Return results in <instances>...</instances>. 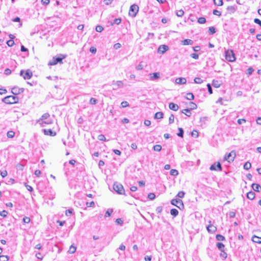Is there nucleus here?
Returning a JSON list of instances; mask_svg holds the SVG:
<instances>
[{
	"instance_id": "obj_45",
	"label": "nucleus",
	"mask_w": 261,
	"mask_h": 261,
	"mask_svg": "<svg viewBox=\"0 0 261 261\" xmlns=\"http://www.w3.org/2000/svg\"><path fill=\"white\" fill-rule=\"evenodd\" d=\"M75 251H76V247L71 245L69 248L68 252L70 253H73L75 252Z\"/></svg>"
},
{
	"instance_id": "obj_37",
	"label": "nucleus",
	"mask_w": 261,
	"mask_h": 261,
	"mask_svg": "<svg viewBox=\"0 0 261 261\" xmlns=\"http://www.w3.org/2000/svg\"><path fill=\"white\" fill-rule=\"evenodd\" d=\"M176 14L178 17H181L184 14V11L182 9H180L177 11Z\"/></svg>"
},
{
	"instance_id": "obj_28",
	"label": "nucleus",
	"mask_w": 261,
	"mask_h": 261,
	"mask_svg": "<svg viewBox=\"0 0 261 261\" xmlns=\"http://www.w3.org/2000/svg\"><path fill=\"white\" fill-rule=\"evenodd\" d=\"M214 3L215 5L218 6H221L223 5V0H213Z\"/></svg>"
},
{
	"instance_id": "obj_25",
	"label": "nucleus",
	"mask_w": 261,
	"mask_h": 261,
	"mask_svg": "<svg viewBox=\"0 0 261 261\" xmlns=\"http://www.w3.org/2000/svg\"><path fill=\"white\" fill-rule=\"evenodd\" d=\"M216 246L220 251H223V250H224L225 246L222 243H217Z\"/></svg>"
},
{
	"instance_id": "obj_41",
	"label": "nucleus",
	"mask_w": 261,
	"mask_h": 261,
	"mask_svg": "<svg viewBox=\"0 0 261 261\" xmlns=\"http://www.w3.org/2000/svg\"><path fill=\"white\" fill-rule=\"evenodd\" d=\"M15 135V133L13 131H9L7 133V137L9 138H12Z\"/></svg>"
},
{
	"instance_id": "obj_14",
	"label": "nucleus",
	"mask_w": 261,
	"mask_h": 261,
	"mask_svg": "<svg viewBox=\"0 0 261 261\" xmlns=\"http://www.w3.org/2000/svg\"><path fill=\"white\" fill-rule=\"evenodd\" d=\"M169 47L167 45H161L159 46L158 48V52L161 54H164L167 50H168Z\"/></svg>"
},
{
	"instance_id": "obj_35",
	"label": "nucleus",
	"mask_w": 261,
	"mask_h": 261,
	"mask_svg": "<svg viewBox=\"0 0 261 261\" xmlns=\"http://www.w3.org/2000/svg\"><path fill=\"white\" fill-rule=\"evenodd\" d=\"M206 22V19L204 17H201L198 19V22L200 24H203Z\"/></svg>"
},
{
	"instance_id": "obj_13",
	"label": "nucleus",
	"mask_w": 261,
	"mask_h": 261,
	"mask_svg": "<svg viewBox=\"0 0 261 261\" xmlns=\"http://www.w3.org/2000/svg\"><path fill=\"white\" fill-rule=\"evenodd\" d=\"M37 122L39 123L42 127H44L46 124H49L52 123L51 121L49 120H38Z\"/></svg>"
},
{
	"instance_id": "obj_63",
	"label": "nucleus",
	"mask_w": 261,
	"mask_h": 261,
	"mask_svg": "<svg viewBox=\"0 0 261 261\" xmlns=\"http://www.w3.org/2000/svg\"><path fill=\"white\" fill-rule=\"evenodd\" d=\"M121 19L120 18H115L114 20L113 23L119 24L121 23Z\"/></svg>"
},
{
	"instance_id": "obj_26",
	"label": "nucleus",
	"mask_w": 261,
	"mask_h": 261,
	"mask_svg": "<svg viewBox=\"0 0 261 261\" xmlns=\"http://www.w3.org/2000/svg\"><path fill=\"white\" fill-rule=\"evenodd\" d=\"M170 214L171 215H172L174 217H176L178 214V211L175 208H172L170 211Z\"/></svg>"
},
{
	"instance_id": "obj_20",
	"label": "nucleus",
	"mask_w": 261,
	"mask_h": 261,
	"mask_svg": "<svg viewBox=\"0 0 261 261\" xmlns=\"http://www.w3.org/2000/svg\"><path fill=\"white\" fill-rule=\"evenodd\" d=\"M193 43V41L189 39H186L182 41V44L184 45H192Z\"/></svg>"
},
{
	"instance_id": "obj_19",
	"label": "nucleus",
	"mask_w": 261,
	"mask_h": 261,
	"mask_svg": "<svg viewBox=\"0 0 261 261\" xmlns=\"http://www.w3.org/2000/svg\"><path fill=\"white\" fill-rule=\"evenodd\" d=\"M251 187L254 191L259 192L261 191V186L257 184H252Z\"/></svg>"
},
{
	"instance_id": "obj_1",
	"label": "nucleus",
	"mask_w": 261,
	"mask_h": 261,
	"mask_svg": "<svg viewBox=\"0 0 261 261\" xmlns=\"http://www.w3.org/2000/svg\"><path fill=\"white\" fill-rule=\"evenodd\" d=\"M18 101V97L13 95L8 96L2 99V101L7 104L17 103Z\"/></svg>"
},
{
	"instance_id": "obj_11",
	"label": "nucleus",
	"mask_w": 261,
	"mask_h": 261,
	"mask_svg": "<svg viewBox=\"0 0 261 261\" xmlns=\"http://www.w3.org/2000/svg\"><path fill=\"white\" fill-rule=\"evenodd\" d=\"M24 91L23 88H19L17 87H14L12 88L11 92L14 95H17L23 93Z\"/></svg>"
},
{
	"instance_id": "obj_21",
	"label": "nucleus",
	"mask_w": 261,
	"mask_h": 261,
	"mask_svg": "<svg viewBox=\"0 0 261 261\" xmlns=\"http://www.w3.org/2000/svg\"><path fill=\"white\" fill-rule=\"evenodd\" d=\"M252 241L254 243L261 244V237H259L255 235H254L252 237Z\"/></svg>"
},
{
	"instance_id": "obj_42",
	"label": "nucleus",
	"mask_w": 261,
	"mask_h": 261,
	"mask_svg": "<svg viewBox=\"0 0 261 261\" xmlns=\"http://www.w3.org/2000/svg\"><path fill=\"white\" fill-rule=\"evenodd\" d=\"M97 138L100 141H107L105 136L103 135H102V134H100V135H98Z\"/></svg>"
},
{
	"instance_id": "obj_59",
	"label": "nucleus",
	"mask_w": 261,
	"mask_h": 261,
	"mask_svg": "<svg viewBox=\"0 0 261 261\" xmlns=\"http://www.w3.org/2000/svg\"><path fill=\"white\" fill-rule=\"evenodd\" d=\"M7 44L9 46H12L14 44V41L13 40L7 41Z\"/></svg>"
},
{
	"instance_id": "obj_22",
	"label": "nucleus",
	"mask_w": 261,
	"mask_h": 261,
	"mask_svg": "<svg viewBox=\"0 0 261 261\" xmlns=\"http://www.w3.org/2000/svg\"><path fill=\"white\" fill-rule=\"evenodd\" d=\"M255 197V193L253 191H250L247 194V197L249 199L253 200Z\"/></svg>"
},
{
	"instance_id": "obj_24",
	"label": "nucleus",
	"mask_w": 261,
	"mask_h": 261,
	"mask_svg": "<svg viewBox=\"0 0 261 261\" xmlns=\"http://www.w3.org/2000/svg\"><path fill=\"white\" fill-rule=\"evenodd\" d=\"M221 85L220 82L217 80H214L212 82V85L215 88H219Z\"/></svg>"
},
{
	"instance_id": "obj_52",
	"label": "nucleus",
	"mask_w": 261,
	"mask_h": 261,
	"mask_svg": "<svg viewBox=\"0 0 261 261\" xmlns=\"http://www.w3.org/2000/svg\"><path fill=\"white\" fill-rule=\"evenodd\" d=\"M97 102V100L94 98H91L90 99V103L91 105H95Z\"/></svg>"
},
{
	"instance_id": "obj_8",
	"label": "nucleus",
	"mask_w": 261,
	"mask_h": 261,
	"mask_svg": "<svg viewBox=\"0 0 261 261\" xmlns=\"http://www.w3.org/2000/svg\"><path fill=\"white\" fill-rule=\"evenodd\" d=\"M236 156V153L234 151H231L228 154H226L224 157V160L228 161L229 162L233 161Z\"/></svg>"
},
{
	"instance_id": "obj_7",
	"label": "nucleus",
	"mask_w": 261,
	"mask_h": 261,
	"mask_svg": "<svg viewBox=\"0 0 261 261\" xmlns=\"http://www.w3.org/2000/svg\"><path fill=\"white\" fill-rule=\"evenodd\" d=\"M171 203L177 207L179 210H183L184 205L182 201L179 199H173L171 201Z\"/></svg>"
},
{
	"instance_id": "obj_5",
	"label": "nucleus",
	"mask_w": 261,
	"mask_h": 261,
	"mask_svg": "<svg viewBox=\"0 0 261 261\" xmlns=\"http://www.w3.org/2000/svg\"><path fill=\"white\" fill-rule=\"evenodd\" d=\"M138 11L139 7L138 6V5L136 4H133L130 7L128 13L129 15L130 16H132V17H135L136 16Z\"/></svg>"
},
{
	"instance_id": "obj_38",
	"label": "nucleus",
	"mask_w": 261,
	"mask_h": 261,
	"mask_svg": "<svg viewBox=\"0 0 261 261\" xmlns=\"http://www.w3.org/2000/svg\"><path fill=\"white\" fill-rule=\"evenodd\" d=\"M178 130H179V132L177 134V136L178 137L182 138L183 135H184V133L183 129L182 128H178Z\"/></svg>"
},
{
	"instance_id": "obj_43",
	"label": "nucleus",
	"mask_w": 261,
	"mask_h": 261,
	"mask_svg": "<svg viewBox=\"0 0 261 261\" xmlns=\"http://www.w3.org/2000/svg\"><path fill=\"white\" fill-rule=\"evenodd\" d=\"M9 258L7 255H0V261H8Z\"/></svg>"
},
{
	"instance_id": "obj_40",
	"label": "nucleus",
	"mask_w": 261,
	"mask_h": 261,
	"mask_svg": "<svg viewBox=\"0 0 261 261\" xmlns=\"http://www.w3.org/2000/svg\"><path fill=\"white\" fill-rule=\"evenodd\" d=\"M194 81L196 84H201L203 83V80L200 77H195Z\"/></svg>"
},
{
	"instance_id": "obj_6",
	"label": "nucleus",
	"mask_w": 261,
	"mask_h": 261,
	"mask_svg": "<svg viewBox=\"0 0 261 261\" xmlns=\"http://www.w3.org/2000/svg\"><path fill=\"white\" fill-rule=\"evenodd\" d=\"M20 75L22 76L24 80H29L32 77L33 73L30 69H28L25 71L21 70L20 71Z\"/></svg>"
},
{
	"instance_id": "obj_33",
	"label": "nucleus",
	"mask_w": 261,
	"mask_h": 261,
	"mask_svg": "<svg viewBox=\"0 0 261 261\" xmlns=\"http://www.w3.org/2000/svg\"><path fill=\"white\" fill-rule=\"evenodd\" d=\"M170 175L172 176H176L178 174V172L176 169H171L170 171Z\"/></svg>"
},
{
	"instance_id": "obj_50",
	"label": "nucleus",
	"mask_w": 261,
	"mask_h": 261,
	"mask_svg": "<svg viewBox=\"0 0 261 261\" xmlns=\"http://www.w3.org/2000/svg\"><path fill=\"white\" fill-rule=\"evenodd\" d=\"M73 210L72 208L66 210L65 213L66 215L67 216H70L73 213Z\"/></svg>"
},
{
	"instance_id": "obj_47",
	"label": "nucleus",
	"mask_w": 261,
	"mask_h": 261,
	"mask_svg": "<svg viewBox=\"0 0 261 261\" xmlns=\"http://www.w3.org/2000/svg\"><path fill=\"white\" fill-rule=\"evenodd\" d=\"M190 109L191 110H194V109H196L197 108V105L193 102H190Z\"/></svg>"
},
{
	"instance_id": "obj_36",
	"label": "nucleus",
	"mask_w": 261,
	"mask_h": 261,
	"mask_svg": "<svg viewBox=\"0 0 261 261\" xmlns=\"http://www.w3.org/2000/svg\"><path fill=\"white\" fill-rule=\"evenodd\" d=\"M251 167L250 163L247 162L244 165V168L246 170H249Z\"/></svg>"
},
{
	"instance_id": "obj_12",
	"label": "nucleus",
	"mask_w": 261,
	"mask_h": 261,
	"mask_svg": "<svg viewBox=\"0 0 261 261\" xmlns=\"http://www.w3.org/2000/svg\"><path fill=\"white\" fill-rule=\"evenodd\" d=\"M43 132L45 135L53 137L56 135V133L54 131H53L51 129H43Z\"/></svg>"
},
{
	"instance_id": "obj_46",
	"label": "nucleus",
	"mask_w": 261,
	"mask_h": 261,
	"mask_svg": "<svg viewBox=\"0 0 261 261\" xmlns=\"http://www.w3.org/2000/svg\"><path fill=\"white\" fill-rule=\"evenodd\" d=\"M49 117V114L48 113H45L42 116L41 118L39 120H47Z\"/></svg>"
},
{
	"instance_id": "obj_2",
	"label": "nucleus",
	"mask_w": 261,
	"mask_h": 261,
	"mask_svg": "<svg viewBox=\"0 0 261 261\" xmlns=\"http://www.w3.org/2000/svg\"><path fill=\"white\" fill-rule=\"evenodd\" d=\"M225 59L229 62H234L236 61V57L234 54L232 50L227 49L225 51Z\"/></svg>"
},
{
	"instance_id": "obj_64",
	"label": "nucleus",
	"mask_w": 261,
	"mask_h": 261,
	"mask_svg": "<svg viewBox=\"0 0 261 261\" xmlns=\"http://www.w3.org/2000/svg\"><path fill=\"white\" fill-rule=\"evenodd\" d=\"M254 22L255 23L258 24L261 27V20H259L258 18H255L254 19Z\"/></svg>"
},
{
	"instance_id": "obj_9",
	"label": "nucleus",
	"mask_w": 261,
	"mask_h": 261,
	"mask_svg": "<svg viewBox=\"0 0 261 261\" xmlns=\"http://www.w3.org/2000/svg\"><path fill=\"white\" fill-rule=\"evenodd\" d=\"M112 84L114 86V87L113 88L114 90H116L119 88H122L124 86L123 83L122 81H113Z\"/></svg>"
},
{
	"instance_id": "obj_23",
	"label": "nucleus",
	"mask_w": 261,
	"mask_h": 261,
	"mask_svg": "<svg viewBox=\"0 0 261 261\" xmlns=\"http://www.w3.org/2000/svg\"><path fill=\"white\" fill-rule=\"evenodd\" d=\"M237 9V7L236 6H228L227 8V11L231 13L234 12L236 11Z\"/></svg>"
},
{
	"instance_id": "obj_30",
	"label": "nucleus",
	"mask_w": 261,
	"mask_h": 261,
	"mask_svg": "<svg viewBox=\"0 0 261 261\" xmlns=\"http://www.w3.org/2000/svg\"><path fill=\"white\" fill-rule=\"evenodd\" d=\"M216 33V29L214 27H210L208 28V33L210 35H213Z\"/></svg>"
},
{
	"instance_id": "obj_32",
	"label": "nucleus",
	"mask_w": 261,
	"mask_h": 261,
	"mask_svg": "<svg viewBox=\"0 0 261 261\" xmlns=\"http://www.w3.org/2000/svg\"><path fill=\"white\" fill-rule=\"evenodd\" d=\"M153 149L154 151H160L162 149V146L160 145H155L153 146Z\"/></svg>"
},
{
	"instance_id": "obj_53",
	"label": "nucleus",
	"mask_w": 261,
	"mask_h": 261,
	"mask_svg": "<svg viewBox=\"0 0 261 261\" xmlns=\"http://www.w3.org/2000/svg\"><path fill=\"white\" fill-rule=\"evenodd\" d=\"M174 116L173 114H171L169 118V124L173 123L174 122Z\"/></svg>"
},
{
	"instance_id": "obj_29",
	"label": "nucleus",
	"mask_w": 261,
	"mask_h": 261,
	"mask_svg": "<svg viewBox=\"0 0 261 261\" xmlns=\"http://www.w3.org/2000/svg\"><path fill=\"white\" fill-rule=\"evenodd\" d=\"M216 238L218 241H223L225 240V237L219 234L216 235Z\"/></svg>"
},
{
	"instance_id": "obj_34",
	"label": "nucleus",
	"mask_w": 261,
	"mask_h": 261,
	"mask_svg": "<svg viewBox=\"0 0 261 261\" xmlns=\"http://www.w3.org/2000/svg\"><path fill=\"white\" fill-rule=\"evenodd\" d=\"M184 111H186L187 112V113H185V114L188 116V117H190L191 115V109H184L181 112L182 113H185L184 112Z\"/></svg>"
},
{
	"instance_id": "obj_62",
	"label": "nucleus",
	"mask_w": 261,
	"mask_h": 261,
	"mask_svg": "<svg viewBox=\"0 0 261 261\" xmlns=\"http://www.w3.org/2000/svg\"><path fill=\"white\" fill-rule=\"evenodd\" d=\"M23 222L24 223H29L30 222V218L28 217H24L23 219Z\"/></svg>"
},
{
	"instance_id": "obj_4",
	"label": "nucleus",
	"mask_w": 261,
	"mask_h": 261,
	"mask_svg": "<svg viewBox=\"0 0 261 261\" xmlns=\"http://www.w3.org/2000/svg\"><path fill=\"white\" fill-rule=\"evenodd\" d=\"M66 56H64L63 57H54L51 60H50L48 63V65L50 66L55 65L57 64L58 63L62 64L63 62L62 60L64 58H65Z\"/></svg>"
},
{
	"instance_id": "obj_3",
	"label": "nucleus",
	"mask_w": 261,
	"mask_h": 261,
	"mask_svg": "<svg viewBox=\"0 0 261 261\" xmlns=\"http://www.w3.org/2000/svg\"><path fill=\"white\" fill-rule=\"evenodd\" d=\"M113 189L119 194L125 195V190L123 186L119 182H115L113 185Z\"/></svg>"
},
{
	"instance_id": "obj_56",
	"label": "nucleus",
	"mask_w": 261,
	"mask_h": 261,
	"mask_svg": "<svg viewBox=\"0 0 261 261\" xmlns=\"http://www.w3.org/2000/svg\"><path fill=\"white\" fill-rule=\"evenodd\" d=\"M116 223L118 225H122L123 223V221L121 218H118L115 221Z\"/></svg>"
},
{
	"instance_id": "obj_48",
	"label": "nucleus",
	"mask_w": 261,
	"mask_h": 261,
	"mask_svg": "<svg viewBox=\"0 0 261 261\" xmlns=\"http://www.w3.org/2000/svg\"><path fill=\"white\" fill-rule=\"evenodd\" d=\"M155 197V195L154 193H150L148 194V198L150 199V200H153Z\"/></svg>"
},
{
	"instance_id": "obj_61",
	"label": "nucleus",
	"mask_w": 261,
	"mask_h": 261,
	"mask_svg": "<svg viewBox=\"0 0 261 261\" xmlns=\"http://www.w3.org/2000/svg\"><path fill=\"white\" fill-rule=\"evenodd\" d=\"M254 71V69L252 67H249L247 70V73L249 75H251Z\"/></svg>"
},
{
	"instance_id": "obj_54",
	"label": "nucleus",
	"mask_w": 261,
	"mask_h": 261,
	"mask_svg": "<svg viewBox=\"0 0 261 261\" xmlns=\"http://www.w3.org/2000/svg\"><path fill=\"white\" fill-rule=\"evenodd\" d=\"M206 86L207 87L208 93L210 94H212L213 93V90H212V86H211V84H207Z\"/></svg>"
},
{
	"instance_id": "obj_27",
	"label": "nucleus",
	"mask_w": 261,
	"mask_h": 261,
	"mask_svg": "<svg viewBox=\"0 0 261 261\" xmlns=\"http://www.w3.org/2000/svg\"><path fill=\"white\" fill-rule=\"evenodd\" d=\"M163 117V113L161 112H157L154 115L155 119H161Z\"/></svg>"
},
{
	"instance_id": "obj_51",
	"label": "nucleus",
	"mask_w": 261,
	"mask_h": 261,
	"mask_svg": "<svg viewBox=\"0 0 261 261\" xmlns=\"http://www.w3.org/2000/svg\"><path fill=\"white\" fill-rule=\"evenodd\" d=\"M185 193L183 191H179L177 195V196L179 198H184V196H185Z\"/></svg>"
},
{
	"instance_id": "obj_17",
	"label": "nucleus",
	"mask_w": 261,
	"mask_h": 261,
	"mask_svg": "<svg viewBox=\"0 0 261 261\" xmlns=\"http://www.w3.org/2000/svg\"><path fill=\"white\" fill-rule=\"evenodd\" d=\"M150 80L151 81H154L156 79H158L160 77V74L159 72H154L153 73L150 74Z\"/></svg>"
},
{
	"instance_id": "obj_31",
	"label": "nucleus",
	"mask_w": 261,
	"mask_h": 261,
	"mask_svg": "<svg viewBox=\"0 0 261 261\" xmlns=\"http://www.w3.org/2000/svg\"><path fill=\"white\" fill-rule=\"evenodd\" d=\"M186 98L188 100H193L194 98V96L192 93H188L187 94Z\"/></svg>"
},
{
	"instance_id": "obj_58",
	"label": "nucleus",
	"mask_w": 261,
	"mask_h": 261,
	"mask_svg": "<svg viewBox=\"0 0 261 261\" xmlns=\"http://www.w3.org/2000/svg\"><path fill=\"white\" fill-rule=\"evenodd\" d=\"M8 215V212L4 210L0 213V215L3 217H6Z\"/></svg>"
},
{
	"instance_id": "obj_55",
	"label": "nucleus",
	"mask_w": 261,
	"mask_h": 261,
	"mask_svg": "<svg viewBox=\"0 0 261 261\" xmlns=\"http://www.w3.org/2000/svg\"><path fill=\"white\" fill-rule=\"evenodd\" d=\"M121 107L122 108H125L129 106V104L127 101H123L121 103Z\"/></svg>"
},
{
	"instance_id": "obj_44",
	"label": "nucleus",
	"mask_w": 261,
	"mask_h": 261,
	"mask_svg": "<svg viewBox=\"0 0 261 261\" xmlns=\"http://www.w3.org/2000/svg\"><path fill=\"white\" fill-rule=\"evenodd\" d=\"M221 253H220V255L221 257L223 258L224 259H226L227 257V253L225 252L224 250H223V251H221Z\"/></svg>"
},
{
	"instance_id": "obj_10",
	"label": "nucleus",
	"mask_w": 261,
	"mask_h": 261,
	"mask_svg": "<svg viewBox=\"0 0 261 261\" xmlns=\"http://www.w3.org/2000/svg\"><path fill=\"white\" fill-rule=\"evenodd\" d=\"M210 169L211 170L221 171V165L219 162H218L217 164L216 163H214V164L211 166Z\"/></svg>"
},
{
	"instance_id": "obj_18",
	"label": "nucleus",
	"mask_w": 261,
	"mask_h": 261,
	"mask_svg": "<svg viewBox=\"0 0 261 261\" xmlns=\"http://www.w3.org/2000/svg\"><path fill=\"white\" fill-rule=\"evenodd\" d=\"M175 82L177 84H185L187 82V80L184 77H179L176 79Z\"/></svg>"
},
{
	"instance_id": "obj_15",
	"label": "nucleus",
	"mask_w": 261,
	"mask_h": 261,
	"mask_svg": "<svg viewBox=\"0 0 261 261\" xmlns=\"http://www.w3.org/2000/svg\"><path fill=\"white\" fill-rule=\"evenodd\" d=\"M206 228H207L208 232L210 233H214L217 230V227L211 224H209L206 227Z\"/></svg>"
},
{
	"instance_id": "obj_16",
	"label": "nucleus",
	"mask_w": 261,
	"mask_h": 261,
	"mask_svg": "<svg viewBox=\"0 0 261 261\" xmlns=\"http://www.w3.org/2000/svg\"><path fill=\"white\" fill-rule=\"evenodd\" d=\"M169 107L170 109L174 111H177L179 108L178 106L173 102H170L169 105Z\"/></svg>"
},
{
	"instance_id": "obj_49",
	"label": "nucleus",
	"mask_w": 261,
	"mask_h": 261,
	"mask_svg": "<svg viewBox=\"0 0 261 261\" xmlns=\"http://www.w3.org/2000/svg\"><path fill=\"white\" fill-rule=\"evenodd\" d=\"M95 30L97 32L100 33L103 31V28L101 25H98L96 26Z\"/></svg>"
},
{
	"instance_id": "obj_60",
	"label": "nucleus",
	"mask_w": 261,
	"mask_h": 261,
	"mask_svg": "<svg viewBox=\"0 0 261 261\" xmlns=\"http://www.w3.org/2000/svg\"><path fill=\"white\" fill-rule=\"evenodd\" d=\"M156 212L157 214H161V212H162L163 211V207L162 206H158L156 208Z\"/></svg>"
},
{
	"instance_id": "obj_57",
	"label": "nucleus",
	"mask_w": 261,
	"mask_h": 261,
	"mask_svg": "<svg viewBox=\"0 0 261 261\" xmlns=\"http://www.w3.org/2000/svg\"><path fill=\"white\" fill-rule=\"evenodd\" d=\"M213 13V14L215 15H217L218 16H220L221 15V12L217 10H214Z\"/></svg>"
},
{
	"instance_id": "obj_39",
	"label": "nucleus",
	"mask_w": 261,
	"mask_h": 261,
	"mask_svg": "<svg viewBox=\"0 0 261 261\" xmlns=\"http://www.w3.org/2000/svg\"><path fill=\"white\" fill-rule=\"evenodd\" d=\"M112 212H113V210L112 209H108L106 211V212L105 213V216L106 217H110L111 215Z\"/></svg>"
}]
</instances>
